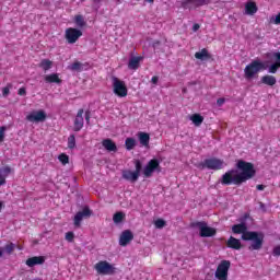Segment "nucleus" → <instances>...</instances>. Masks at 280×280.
<instances>
[{
  "instance_id": "obj_48",
  "label": "nucleus",
  "mask_w": 280,
  "mask_h": 280,
  "mask_svg": "<svg viewBox=\"0 0 280 280\" xmlns=\"http://www.w3.org/2000/svg\"><path fill=\"white\" fill-rule=\"evenodd\" d=\"M200 30V24L196 23L192 25V32H198Z\"/></svg>"
},
{
  "instance_id": "obj_44",
  "label": "nucleus",
  "mask_w": 280,
  "mask_h": 280,
  "mask_svg": "<svg viewBox=\"0 0 280 280\" xmlns=\"http://www.w3.org/2000/svg\"><path fill=\"white\" fill-rule=\"evenodd\" d=\"M2 95L3 97H8L10 95V88L5 86L2 89Z\"/></svg>"
},
{
  "instance_id": "obj_27",
  "label": "nucleus",
  "mask_w": 280,
  "mask_h": 280,
  "mask_svg": "<svg viewBox=\"0 0 280 280\" xmlns=\"http://www.w3.org/2000/svg\"><path fill=\"white\" fill-rule=\"evenodd\" d=\"M190 121H192V124L197 127L202 126V121H205V117H202V115L200 114H192L190 116Z\"/></svg>"
},
{
  "instance_id": "obj_9",
  "label": "nucleus",
  "mask_w": 280,
  "mask_h": 280,
  "mask_svg": "<svg viewBox=\"0 0 280 280\" xmlns=\"http://www.w3.org/2000/svg\"><path fill=\"white\" fill-rule=\"evenodd\" d=\"M82 36V31L73 27H69L66 30L65 38L69 45H74Z\"/></svg>"
},
{
  "instance_id": "obj_52",
  "label": "nucleus",
  "mask_w": 280,
  "mask_h": 280,
  "mask_svg": "<svg viewBox=\"0 0 280 280\" xmlns=\"http://www.w3.org/2000/svg\"><path fill=\"white\" fill-rule=\"evenodd\" d=\"M94 3H100L101 0H92Z\"/></svg>"
},
{
  "instance_id": "obj_29",
  "label": "nucleus",
  "mask_w": 280,
  "mask_h": 280,
  "mask_svg": "<svg viewBox=\"0 0 280 280\" xmlns=\"http://www.w3.org/2000/svg\"><path fill=\"white\" fill-rule=\"evenodd\" d=\"M137 145V140L135 138H127L125 141V148L126 150H135V147Z\"/></svg>"
},
{
  "instance_id": "obj_51",
  "label": "nucleus",
  "mask_w": 280,
  "mask_h": 280,
  "mask_svg": "<svg viewBox=\"0 0 280 280\" xmlns=\"http://www.w3.org/2000/svg\"><path fill=\"white\" fill-rule=\"evenodd\" d=\"M0 257H3V250L0 248Z\"/></svg>"
},
{
  "instance_id": "obj_38",
  "label": "nucleus",
  "mask_w": 280,
  "mask_h": 280,
  "mask_svg": "<svg viewBox=\"0 0 280 280\" xmlns=\"http://www.w3.org/2000/svg\"><path fill=\"white\" fill-rule=\"evenodd\" d=\"M2 172V174H4V176H10V174H12V167L10 166H4L0 170V173Z\"/></svg>"
},
{
  "instance_id": "obj_3",
  "label": "nucleus",
  "mask_w": 280,
  "mask_h": 280,
  "mask_svg": "<svg viewBox=\"0 0 280 280\" xmlns=\"http://www.w3.org/2000/svg\"><path fill=\"white\" fill-rule=\"evenodd\" d=\"M264 70H266V65L264 63V61L254 60L245 67L244 69L245 78L246 80H252V78H255V75H257L259 71H264Z\"/></svg>"
},
{
  "instance_id": "obj_30",
  "label": "nucleus",
  "mask_w": 280,
  "mask_h": 280,
  "mask_svg": "<svg viewBox=\"0 0 280 280\" xmlns=\"http://www.w3.org/2000/svg\"><path fill=\"white\" fill-rule=\"evenodd\" d=\"M74 23H75L77 27H85L86 26V21H84V16L80 15V14L74 16Z\"/></svg>"
},
{
  "instance_id": "obj_34",
  "label": "nucleus",
  "mask_w": 280,
  "mask_h": 280,
  "mask_svg": "<svg viewBox=\"0 0 280 280\" xmlns=\"http://www.w3.org/2000/svg\"><path fill=\"white\" fill-rule=\"evenodd\" d=\"M68 148L69 150H73L75 148V135H70L68 137Z\"/></svg>"
},
{
  "instance_id": "obj_26",
  "label": "nucleus",
  "mask_w": 280,
  "mask_h": 280,
  "mask_svg": "<svg viewBox=\"0 0 280 280\" xmlns=\"http://www.w3.org/2000/svg\"><path fill=\"white\" fill-rule=\"evenodd\" d=\"M68 69L70 71H78V72H82L84 71V63L80 62V61H74L73 63H71L70 66H68Z\"/></svg>"
},
{
  "instance_id": "obj_17",
  "label": "nucleus",
  "mask_w": 280,
  "mask_h": 280,
  "mask_svg": "<svg viewBox=\"0 0 280 280\" xmlns=\"http://www.w3.org/2000/svg\"><path fill=\"white\" fill-rule=\"evenodd\" d=\"M259 10V8L257 7V3L254 1H248L245 4V14H247L248 16H255V14H257V11Z\"/></svg>"
},
{
  "instance_id": "obj_14",
  "label": "nucleus",
  "mask_w": 280,
  "mask_h": 280,
  "mask_svg": "<svg viewBox=\"0 0 280 280\" xmlns=\"http://www.w3.org/2000/svg\"><path fill=\"white\" fill-rule=\"evenodd\" d=\"M133 240H135V234H132V231L125 230L120 234L119 246H126L127 244H130Z\"/></svg>"
},
{
  "instance_id": "obj_18",
  "label": "nucleus",
  "mask_w": 280,
  "mask_h": 280,
  "mask_svg": "<svg viewBox=\"0 0 280 280\" xmlns=\"http://www.w3.org/2000/svg\"><path fill=\"white\" fill-rule=\"evenodd\" d=\"M122 178L130 183H137L139 180V175L135 173V171L125 170L122 171Z\"/></svg>"
},
{
  "instance_id": "obj_28",
  "label": "nucleus",
  "mask_w": 280,
  "mask_h": 280,
  "mask_svg": "<svg viewBox=\"0 0 280 280\" xmlns=\"http://www.w3.org/2000/svg\"><path fill=\"white\" fill-rule=\"evenodd\" d=\"M51 67H54V61H51L49 59H43L39 62V68L43 69V71H49V69H51Z\"/></svg>"
},
{
  "instance_id": "obj_33",
  "label": "nucleus",
  "mask_w": 280,
  "mask_h": 280,
  "mask_svg": "<svg viewBox=\"0 0 280 280\" xmlns=\"http://www.w3.org/2000/svg\"><path fill=\"white\" fill-rule=\"evenodd\" d=\"M135 167H136V170L133 171V173H136L138 175V177L141 176V170H143V164H141V161L136 160Z\"/></svg>"
},
{
  "instance_id": "obj_53",
  "label": "nucleus",
  "mask_w": 280,
  "mask_h": 280,
  "mask_svg": "<svg viewBox=\"0 0 280 280\" xmlns=\"http://www.w3.org/2000/svg\"><path fill=\"white\" fill-rule=\"evenodd\" d=\"M148 3H154V0H147Z\"/></svg>"
},
{
  "instance_id": "obj_49",
  "label": "nucleus",
  "mask_w": 280,
  "mask_h": 280,
  "mask_svg": "<svg viewBox=\"0 0 280 280\" xmlns=\"http://www.w3.org/2000/svg\"><path fill=\"white\" fill-rule=\"evenodd\" d=\"M256 189H257L258 191H264V189H266V186L259 184V185L256 186Z\"/></svg>"
},
{
  "instance_id": "obj_31",
  "label": "nucleus",
  "mask_w": 280,
  "mask_h": 280,
  "mask_svg": "<svg viewBox=\"0 0 280 280\" xmlns=\"http://www.w3.org/2000/svg\"><path fill=\"white\" fill-rule=\"evenodd\" d=\"M124 218H126V214L124 212H116L113 217L114 223L119 224L124 222Z\"/></svg>"
},
{
  "instance_id": "obj_2",
  "label": "nucleus",
  "mask_w": 280,
  "mask_h": 280,
  "mask_svg": "<svg viewBox=\"0 0 280 280\" xmlns=\"http://www.w3.org/2000/svg\"><path fill=\"white\" fill-rule=\"evenodd\" d=\"M234 235H242L243 242H252L248 250H261L264 248V234L255 231H248V225L245 222L234 224L232 226Z\"/></svg>"
},
{
  "instance_id": "obj_41",
  "label": "nucleus",
  "mask_w": 280,
  "mask_h": 280,
  "mask_svg": "<svg viewBox=\"0 0 280 280\" xmlns=\"http://www.w3.org/2000/svg\"><path fill=\"white\" fill-rule=\"evenodd\" d=\"M5 139V127H0V143Z\"/></svg>"
},
{
  "instance_id": "obj_13",
  "label": "nucleus",
  "mask_w": 280,
  "mask_h": 280,
  "mask_svg": "<svg viewBox=\"0 0 280 280\" xmlns=\"http://www.w3.org/2000/svg\"><path fill=\"white\" fill-rule=\"evenodd\" d=\"M83 115H84V109L83 108L79 109L74 118V127H73L74 132H80V130L84 128Z\"/></svg>"
},
{
  "instance_id": "obj_43",
  "label": "nucleus",
  "mask_w": 280,
  "mask_h": 280,
  "mask_svg": "<svg viewBox=\"0 0 280 280\" xmlns=\"http://www.w3.org/2000/svg\"><path fill=\"white\" fill-rule=\"evenodd\" d=\"M18 95H20V96L27 95V90L25 88H20L18 91Z\"/></svg>"
},
{
  "instance_id": "obj_19",
  "label": "nucleus",
  "mask_w": 280,
  "mask_h": 280,
  "mask_svg": "<svg viewBox=\"0 0 280 280\" xmlns=\"http://www.w3.org/2000/svg\"><path fill=\"white\" fill-rule=\"evenodd\" d=\"M44 80L47 84H62V79L58 73L47 74Z\"/></svg>"
},
{
  "instance_id": "obj_36",
  "label": "nucleus",
  "mask_w": 280,
  "mask_h": 280,
  "mask_svg": "<svg viewBox=\"0 0 280 280\" xmlns=\"http://www.w3.org/2000/svg\"><path fill=\"white\" fill-rule=\"evenodd\" d=\"M58 159L62 165L69 164V155H67L66 153L59 154Z\"/></svg>"
},
{
  "instance_id": "obj_24",
  "label": "nucleus",
  "mask_w": 280,
  "mask_h": 280,
  "mask_svg": "<svg viewBox=\"0 0 280 280\" xmlns=\"http://www.w3.org/2000/svg\"><path fill=\"white\" fill-rule=\"evenodd\" d=\"M260 82L267 86H275V84H277V78H275V75L267 74L261 77Z\"/></svg>"
},
{
  "instance_id": "obj_35",
  "label": "nucleus",
  "mask_w": 280,
  "mask_h": 280,
  "mask_svg": "<svg viewBox=\"0 0 280 280\" xmlns=\"http://www.w3.org/2000/svg\"><path fill=\"white\" fill-rule=\"evenodd\" d=\"M14 248H16V245L14 243H9L4 246V250L7 255H12L14 253Z\"/></svg>"
},
{
  "instance_id": "obj_16",
  "label": "nucleus",
  "mask_w": 280,
  "mask_h": 280,
  "mask_svg": "<svg viewBox=\"0 0 280 280\" xmlns=\"http://www.w3.org/2000/svg\"><path fill=\"white\" fill-rule=\"evenodd\" d=\"M143 60L142 56L131 57L128 62V69L131 71H137L141 67V61Z\"/></svg>"
},
{
  "instance_id": "obj_50",
  "label": "nucleus",
  "mask_w": 280,
  "mask_h": 280,
  "mask_svg": "<svg viewBox=\"0 0 280 280\" xmlns=\"http://www.w3.org/2000/svg\"><path fill=\"white\" fill-rule=\"evenodd\" d=\"M3 209V202L0 201V211Z\"/></svg>"
},
{
  "instance_id": "obj_12",
  "label": "nucleus",
  "mask_w": 280,
  "mask_h": 280,
  "mask_svg": "<svg viewBox=\"0 0 280 280\" xmlns=\"http://www.w3.org/2000/svg\"><path fill=\"white\" fill-rule=\"evenodd\" d=\"M27 121H35L36 124L40 121H45L47 119V114L45 110L40 109L37 112H33L26 116Z\"/></svg>"
},
{
  "instance_id": "obj_37",
  "label": "nucleus",
  "mask_w": 280,
  "mask_h": 280,
  "mask_svg": "<svg viewBox=\"0 0 280 280\" xmlns=\"http://www.w3.org/2000/svg\"><path fill=\"white\" fill-rule=\"evenodd\" d=\"M166 222L163 219H158L154 221L155 229H164Z\"/></svg>"
},
{
  "instance_id": "obj_45",
  "label": "nucleus",
  "mask_w": 280,
  "mask_h": 280,
  "mask_svg": "<svg viewBox=\"0 0 280 280\" xmlns=\"http://www.w3.org/2000/svg\"><path fill=\"white\" fill-rule=\"evenodd\" d=\"M224 102H226V100L224 97H220V98L217 100V105L218 106H223Z\"/></svg>"
},
{
  "instance_id": "obj_8",
  "label": "nucleus",
  "mask_w": 280,
  "mask_h": 280,
  "mask_svg": "<svg viewBox=\"0 0 280 280\" xmlns=\"http://www.w3.org/2000/svg\"><path fill=\"white\" fill-rule=\"evenodd\" d=\"M195 226H198L200 231V237H213L218 231L214 228L207 226V222L198 221L195 223Z\"/></svg>"
},
{
  "instance_id": "obj_6",
  "label": "nucleus",
  "mask_w": 280,
  "mask_h": 280,
  "mask_svg": "<svg viewBox=\"0 0 280 280\" xmlns=\"http://www.w3.org/2000/svg\"><path fill=\"white\" fill-rule=\"evenodd\" d=\"M113 89L115 95L118 97H126L128 95V88L126 86V82L119 80L117 77L113 78Z\"/></svg>"
},
{
  "instance_id": "obj_7",
  "label": "nucleus",
  "mask_w": 280,
  "mask_h": 280,
  "mask_svg": "<svg viewBox=\"0 0 280 280\" xmlns=\"http://www.w3.org/2000/svg\"><path fill=\"white\" fill-rule=\"evenodd\" d=\"M94 269L96 270L97 275H115V268L106 260L96 262Z\"/></svg>"
},
{
  "instance_id": "obj_4",
  "label": "nucleus",
  "mask_w": 280,
  "mask_h": 280,
  "mask_svg": "<svg viewBox=\"0 0 280 280\" xmlns=\"http://www.w3.org/2000/svg\"><path fill=\"white\" fill-rule=\"evenodd\" d=\"M223 167L224 162L218 158L206 159L203 162L198 164L199 170H213L214 172L223 170Z\"/></svg>"
},
{
  "instance_id": "obj_10",
  "label": "nucleus",
  "mask_w": 280,
  "mask_h": 280,
  "mask_svg": "<svg viewBox=\"0 0 280 280\" xmlns=\"http://www.w3.org/2000/svg\"><path fill=\"white\" fill-rule=\"evenodd\" d=\"M161 167V162L158 159H152L148 162L147 166L143 168V175L145 178H150L156 170Z\"/></svg>"
},
{
  "instance_id": "obj_40",
  "label": "nucleus",
  "mask_w": 280,
  "mask_h": 280,
  "mask_svg": "<svg viewBox=\"0 0 280 280\" xmlns=\"http://www.w3.org/2000/svg\"><path fill=\"white\" fill-rule=\"evenodd\" d=\"M270 23H273V25H280V13L276 15V19L271 18Z\"/></svg>"
},
{
  "instance_id": "obj_21",
  "label": "nucleus",
  "mask_w": 280,
  "mask_h": 280,
  "mask_svg": "<svg viewBox=\"0 0 280 280\" xmlns=\"http://www.w3.org/2000/svg\"><path fill=\"white\" fill-rule=\"evenodd\" d=\"M228 248H232L233 250H240L242 248V242L233 236L226 241Z\"/></svg>"
},
{
  "instance_id": "obj_42",
  "label": "nucleus",
  "mask_w": 280,
  "mask_h": 280,
  "mask_svg": "<svg viewBox=\"0 0 280 280\" xmlns=\"http://www.w3.org/2000/svg\"><path fill=\"white\" fill-rule=\"evenodd\" d=\"M272 255L273 257H280V245L273 248Z\"/></svg>"
},
{
  "instance_id": "obj_22",
  "label": "nucleus",
  "mask_w": 280,
  "mask_h": 280,
  "mask_svg": "<svg viewBox=\"0 0 280 280\" xmlns=\"http://www.w3.org/2000/svg\"><path fill=\"white\" fill-rule=\"evenodd\" d=\"M102 145L107 152H117V144L112 139H104Z\"/></svg>"
},
{
  "instance_id": "obj_39",
  "label": "nucleus",
  "mask_w": 280,
  "mask_h": 280,
  "mask_svg": "<svg viewBox=\"0 0 280 280\" xmlns=\"http://www.w3.org/2000/svg\"><path fill=\"white\" fill-rule=\"evenodd\" d=\"M66 240L69 242V243H72L73 240H75V234L73 232H67L66 233Z\"/></svg>"
},
{
  "instance_id": "obj_46",
  "label": "nucleus",
  "mask_w": 280,
  "mask_h": 280,
  "mask_svg": "<svg viewBox=\"0 0 280 280\" xmlns=\"http://www.w3.org/2000/svg\"><path fill=\"white\" fill-rule=\"evenodd\" d=\"M85 121L89 124L91 121V112H85Z\"/></svg>"
},
{
  "instance_id": "obj_20",
  "label": "nucleus",
  "mask_w": 280,
  "mask_h": 280,
  "mask_svg": "<svg viewBox=\"0 0 280 280\" xmlns=\"http://www.w3.org/2000/svg\"><path fill=\"white\" fill-rule=\"evenodd\" d=\"M273 58L276 61L269 67L268 73H277L280 69V51L273 52Z\"/></svg>"
},
{
  "instance_id": "obj_11",
  "label": "nucleus",
  "mask_w": 280,
  "mask_h": 280,
  "mask_svg": "<svg viewBox=\"0 0 280 280\" xmlns=\"http://www.w3.org/2000/svg\"><path fill=\"white\" fill-rule=\"evenodd\" d=\"M93 215V211H91V208L89 206H85L83 208V211L77 212L74 215V226H80L82 224V220H86Z\"/></svg>"
},
{
  "instance_id": "obj_32",
  "label": "nucleus",
  "mask_w": 280,
  "mask_h": 280,
  "mask_svg": "<svg viewBox=\"0 0 280 280\" xmlns=\"http://www.w3.org/2000/svg\"><path fill=\"white\" fill-rule=\"evenodd\" d=\"M187 3H197V7L205 5V0H183L182 5L185 8Z\"/></svg>"
},
{
  "instance_id": "obj_1",
  "label": "nucleus",
  "mask_w": 280,
  "mask_h": 280,
  "mask_svg": "<svg viewBox=\"0 0 280 280\" xmlns=\"http://www.w3.org/2000/svg\"><path fill=\"white\" fill-rule=\"evenodd\" d=\"M236 168L240 170V173L237 170L232 168L226 171L221 179V185H243V183H246V180H250L252 178H255V175L257 174V171L255 170V164L250 162H246L244 160H238L236 163Z\"/></svg>"
},
{
  "instance_id": "obj_25",
  "label": "nucleus",
  "mask_w": 280,
  "mask_h": 280,
  "mask_svg": "<svg viewBox=\"0 0 280 280\" xmlns=\"http://www.w3.org/2000/svg\"><path fill=\"white\" fill-rule=\"evenodd\" d=\"M195 58L197 60H211V54H209V50L207 48L201 49V51H197L195 54Z\"/></svg>"
},
{
  "instance_id": "obj_15",
  "label": "nucleus",
  "mask_w": 280,
  "mask_h": 280,
  "mask_svg": "<svg viewBox=\"0 0 280 280\" xmlns=\"http://www.w3.org/2000/svg\"><path fill=\"white\" fill-rule=\"evenodd\" d=\"M25 264L28 266V268H34V266H43V264H45V256H33L27 258Z\"/></svg>"
},
{
  "instance_id": "obj_23",
  "label": "nucleus",
  "mask_w": 280,
  "mask_h": 280,
  "mask_svg": "<svg viewBox=\"0 0 280 280\" xmlns=\"http://www.w3.org/2000/svg\"><path fill=\"white\" fill-rule=\"evenodd\" d=\"M138 139L140 141V144H142L144 148H148L150 145V133L140 131L138 132Z\"/></svg>"
},
{
  "instance_id": "obj_47",
  "label": "nucleus",
  "mask_w": 280,
  "mask_h": 280,
  "mask_svg": "<svg viewBox=\"0 0 280 280\" xmlns=\"http://www.w3.org/2000/svg\"><path fill=\"white\" fill-rule=\"evenodd\" d=\"M152 84H159V77L154 75L151 79Z\"/></svg>"
},
{
  "instance_id": "obj_5",
  "label": "nucleus",
  "mask_w": 280,
  "mask_h": 280,
  "mask_svg": "<svg viewBox=\"0 0 280 280\" xmlns=\"http://www.w3.org/2000/svg\"><path fill=\"white\" fill-rule=\"evenodd\" d=\"M231 269L230 260H221L218 265L214 277L218 280H229V270Z\"/></svg>"
}]
</instances>
